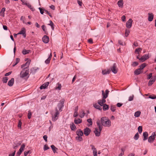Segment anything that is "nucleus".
<instances>
[{
    "label": "nucleus",
    "instance_id": "f257e3e1",
    "mask_svg": "<svg viewBox=\"0 0 156 156\" xmlns=\"http://www.w3.org/2000/svg\"><path fill=\"white\" fill-rule=\"evenodd\" d=\"M29 70V68L28 67H26L24 68L20 73V77L24 79L27 80L29 77V76H28Z\"/></svg>",
    "mask_w": 156,
    "mask_h": 156
},
{
    "label": "nucleus",
    "instance_id": "f03ea898",
    "mask_svg": "<svg viewBox=\"0 0 156 156\" xmlns=\"http://www.w3.org/2000/svg\"><path fill=\"white\" fill-rule=\"evenodd\" d=\"M100 120L98 119L96 122L97 125L99 129V131L97 128H95V130L94 131V132L97 136H100L101 131L103 128L102 125L100 124Z\"/></svg>",
    "mask_w": 156,
    "mask_h": 156
},
{
    "label": "nucleus",
    "instance_id": "7ed1b4c3",
    "mask_svg": "<svg viewBox=\"0 0 156 156\" xmlns=\"http://www.w3.org/2000/svg\"><path fill=\"white\" fill-rule=\"evenodd\" d=\"M101 121L102 126L106 127H109L111 126V121L106 117H102Z\"/></svg>",
    "mask_w": 156,
    "mask_h": 156
},
{
    "label": "nucleus",
    "instance_id": "20e7f679",
    "mask_svg": "<svg viewBox=\"0 0 156 156\" xmlns=\"http://www.w3.org/2000/svg\"><path fill=\"white\" fill-rule=\"evenodd\" d=\"M51 114L52 116V120L55 121L58 119L59 115V112L57 108H56L55 111H52L51 112Z\"/></svg>",
    "mask_w": 156,
    "mask_h": 156
},
{
    "label": "nucleus",
    "instance_id": "39448f33",
    "mask_svg": "<svg viewBox=\"0 0 156 156\" xmlns=\"http://www.w3.org/2000/svg\"><path fill=\"white\" fill-rule=\"evenodd\" d=\"M110 71H112L114 74H116L118 71V69L117 68L116 65L114 63L110 67Z\"/></svg>",
    "mask_w": 156,
    "mask_h": 156
},
{
    "label": "nucleus",
    "instance_id": "423d86ee",
    "mask_svg": "<svg viewBox=\"0 0 156 156\" xmlns=\"http://www.w3.org/2000/svg\"><path fill=\"white\" fill-rule=\"evenodd\" d=\"M64 100H62L60 101L59 103L58 104L57 107L59 110L61 112L62 110V108L64 106Z\"/></svg>",
    "mask_w": 156,
    "mask_h": 156
},
{
    "label": "nucleus",
    "instance_id": "0eeeda50",
    "mask_svg": "<svg viewBox=\"0 0 156 156\" xmlns=\"http://www.w3.org/2000/svg\"><path fill=\"white\" fill-rule=\"evenodd\" d=\"M155 136V133L153 132L152 133V135L150 136L148 138V141L149 142L152 143L155 139L154 136Z\"/></svg>",
    "mask_w": 156,
    "mask_h": 156
},
{
    "label": "nucleus",
    "instance_id": "6e6552de",
    "mask_svg": "<svg viewBox=\"0 0 156 156\" xmlns=\"http://www.w3.org/2000/svg\"><path fill=\"white\" fill-rule=\"evenodd\" d=\"M149 54H145L143 55L140 59V60L143 62L149 58V57L148 56Z\"/></svg>",
    "mask_w": 156,
    "mask_h": 156
},
{
    "label": "nucleus",
    "instance_id": "1a4fd4ad",
    "mask_svg": "<svg viewBox=\"0 0 156 156\" xmlns=\"http://www.w3.org/2000/svg\"><path fill=\"white\" fill-rule=\"evenodd\" d=\"M156 80V76H153L149 81L148 85L149 86H151L155 81Z\"/></svg>",
    "mask_w": 156,
    "mask_h": 156
},
{
    "label": "nucleus",
    "instance_id": "9d476101",
    "mask_svg": "<svg viewBox=\"0 0 156 156\" xmlns=\"http://www.w3.org/2000/svg\"><path fill=\"white\" fill-rule=\"evenodd\" d=\"M133 20L132 19H130L126 22V27L128 28H130L132 26Z\"/></svg>",
    "mask_w": 156,
    "mask_h": 156
},
{
    "label": "nucleus",
    "instance_id": "9b49d317",
    "mask_svg": "<svg viewBox=\"0 0 156 156\" xmlns=\"http://www.w3.org/2000/svg\"><path fill=\"white\" fill-rule=\"evenodd\" d=\"M91 147V149L93 150V153L94 156H97V151L95 147L93 145H90Z\"/></svg>",
    "mask_w": 156,
    "mask_h": 156
},
{
    "label": "nucleus",
    "instance_id": "f8f14e48",
    "mask_svg": "<svg viewBox=\"0 0 156 156\" xmlns=\"http://www.w3.org/2000/svg\"><path fill=\"white\" fill-rule=\"evenodd\" d=\"M91 130L88 127H86L84 130V134L86 136H88L91 132Z\"/></svg>",
    "mask_w": 156,
    "mask_h": 156
},
{
    "label": "nucleus",
    "instance_id": "ddd939ff",
    "mask_svg": "<svg viewBox=\"0 0 156 156\" xmlns=\"http://www.w3.org/2000/svg\"><path fill=\"white\" fill-rule=\"evenodd\" d=\"M106 101L105 99L103 98L99 100L98 101V103L101 106H102Z\"/></svg>",
    "mask_w": 156,
    "mask_h": 156
},
{
    "label": "nucleus",
    "instance_id": "4468645a",
    "mask_svg": "<svg viewBox=\"0 0 156 156\" xmlns=\"http://www.w3.org/2000/svg\"><path fill=\"white\" fill-rule=\"evenodd\" d=\"M22 34L24 37H26V29L24 28H23L21 30L18 34Z\"/></svg>",
    "mask_w": 156,
    "mask_h": 156
},
{
    "label": "nucleus",
    "instance_id": "2eb2a0df",
    "mask_svg": "<svg viewBox=\"0 0 156 156\" xmlns=\"http://www.w3.org/2000/svg\"><path fill=\"white\" fill-rule=\"evenodd\" d=\"M43 41L45 43H47L49 41V38L46 35H44L42 39Z\"/></svg>",
    "mask_w": 156,
    "mask_h": 156
},
{
    "label": "nucleus",
    "instance_id": "dca6fc26",
    "mask_svg": "<svg viewBox=\"0 0 156 156\" xmlns=\"http://www.w3.org/2000/svg\"><path fill=\"white\" fill-rule=\"evenodd\" d=\"M148 20L149 21L151 22L152 21L154 18V14L152 13H148Z\"/></svg>",
    "mask_w": 156,
    "mask_h": 156
},
{
    "label": "nucleus",
    "instance_id": "f3484780",
    "mask_svg": "<svg viewBox=\"0 0 156 156\" xmlns=\"http://www.w3.org/2000/svg\"><path fill=\"white\" fill-rule=\"evenodd\" d=\"M49 84V82H47L44 83L40 86V89H43L46 88L48 86Z\"/></svg>",
    "mask_w": 156,
    "mask_h": 156
},
{
    "label": "nucleus",
    "instance_id": "a211bd4d",
    "mask_svg": "<svg viewBox=\"0 0 156 156\" xmlns=\"http://www.w3.org/2000/svg\"><path fill=\"white\" fill-rule=\"evenodd\" d=\"M110 72V69H105L102 70V73L103 75H105L109 74Z\"/></svg>",
    "mask_w": 156,
    "mask_h": 156
},
{
    "label": "nucleus",
    "instance_id": "6ab92c4d",
    "mask_svg": "<svg viewBox=\"0 0 156 156\" xmlns=\"http://www.w3.org/2000/svg\"><path fill=\"white\" fill-rule=\"evenodd\" d=\"M148 135V134L147 132H145L143 133V136L144 137L143 139L144 141H145L147 139Z\"/></svg>",
    "mask_w": 156,
    "mask_h": 156
},
{
    "label": "nucleus",
    "instance_id": "aec40b11",
    "mask_svg": "<svg viewBox=\"0 0 156 156\" xmlns=\"http://www.w3.org/2000/svg\"><path fill=\"white\" fill-rule=\"evenodd\" d=\"M109 92V91L108 89L105 90V93H104L103 94H102L103 98L105 99L108 97Z\"/></svg>",
    "mask_w": 156,
    "mask_h": 156
},
{
    "label": "nucleus",
    "instance_id": "412c9836",
    "mask_svg": "<svg viewBox=\"0 0 156 156\" xmlns=\"http://www.w3.org/2000/svg\"><path fill=\"white\" fill-rule=\"evenodd\" d=\"M14 82V79L13 78H12L11 79L9 80L8 82V85L10 87L12 86Z\"/></svg>",
    "mask_w": 156,
    "mask_h": 156
},
{
    "label": "nucleus",
    "instance_id": "4be33fe9",
    "mask_svg": "<svg viewBox=\"0 0 156 156\" xmlns=\"http://www.w3.org/2000/svg\"><path fill=\"white\" fill-rule=\"evenodd\" d=\"M76 133L78 136H82L83 135V132L80 129H78L76 131Z\"/></svg>",
    "mask_w": 156,
    "mask_h": 156
},
{
    "label": "nucleus",
    "instance_id": "5701e85b",
    "mask_svg": "<svg viewBox=\"0 0 156 156\" xmlns=\"http://www.w3.org/2000/svg\"><path fill=\"white\" fill-rule=\"evenodd\" d=\"M141 70L139 68L136 69L134 72L135 75H137L140 74L141 73Z\"/></svg>",
    "mask_w": 156,
    "mask_h": 156
},
{
    "label": "nucleus",
    "instance_id": "b1692460",
    "mask_svg": "<svg viewBox=\"0 0 156 156\" xmlns=\"http://www.w3.org/2000/svg\"><path fill=\"white\" fill-rule=\"evenodd\" d=\"M78 108V106H77L75 108V112H74V114L73 115V117H76L78 115V114L77 112Z\"/></svg>",
    "mask_w": 156,
    "mask_h": 156
},
{
    "label": "nucleus",
    "instance_id": "393cba45",
    "mask_svg": "<svg viewBox=\"0 0 156 156\" xmlns=\"http://www.w3.org/2000/svg\"><path fill=\"white\" fill-rule=\"evenodd\" d=\"M117 4L119 7L122 8L123 7V3L122 0H119L117 3Z\"/></svg>",
    "mask_w": 156,
    "mask_h": 156
},
{
    "label": "nucleus",
    "instance_id": "a878e982",
    "mask_svg": "<svg viewBox=\"0 0 156 156\" xmlns=\"http://www.w3.org/2000/svg\"><path fill=\"white\" fill-rule=\"evenodd\" d=\"M30 51V50H26L25 49H24L22 51V53L23 55H25L29 53Z\"/></svg>",
    "mask_w": 156,
    "mask_h": 156
},
{
    "label": "nucleus",
    "instance_id": "bb28decb",
    "mask_svg": "<svg viewBox=\"0 0 156 156\" xmlns=\"http://www.w3.org/2000/svg\"><path fill=\"white\" fill-rule=\"evenodd\" d=\"M82 121V119H75L74 122L76 124H78L81 123Z\"/></svg>",
    "mask_w": 156,
    "mask_h": 156
},
{
    "label": "nucleus",
    "instance_id": "cd10ccee",
    "mask_svg": "<svg viewBox=\"0 0 156 156\" xmlns=\"http://www.w3.org/2000/svg\"><path fill=\"white\" fill-rule=\"evenodd\" d=\"M30 61H27L26 63L23 64L21 66V68H23L25 66H28L30 64Z\"/></svg>",
    "mask_w": 156,
    "mask_h": 156
},
{
    "label": "nucleus",
    "instance_id": "c85d7f7f",
    "mask_svg": "<svg viewBox=\"0 0 156 156\" xmlns=\"http://www.w3.org/2000/svg\"><path fill=\"white\" fill-rule=\"evenodd\" d=\"M94 106L95 108L97 109H98L100 110H102V108L101 106H100L99 105H97V104H94Z\"/></svg>",
    "mask_w": 156,
    "mask_h": 156
},
{
    "label": "nucleus",
    "instance_id": "c756f323",
    "mask_svg": "<svg viewBox=\"0 0 156 156\" xmlns=\"http://www.w3.org/2000/svg\"><path fill=\"white\" fill-rule=\"evenodd\" d=\"M32 11H34L35 10V9L29 3H26L25 4Z\"/></svg>",
    "mask_w": 156,
    "mask_h": 156
},
{
    "label": "nucleus",
    "instance_id": "7c9ffc66",
    "mask_svg": "<svg viewBox=\"0 0 156 156\" xmlns=\"http://www.w3.org/2000/svg\"><path fill=\"white\" fill-rule=\"evenodd\" d=\"M103 106V109L104 111H106L108 109V105L107 104H104Z\"/></svg>",
    "mask_w": 156,
    "mask_h": 156
},
{
    "label": "nucleus",
    "instance_id": "2f4dec72",
    "mask_svg": "<svg viewBox=\"0 0 156 156\" xmlns=\"http://www.w3.org/2000/svg\"><path fill=\"white\" fill-rule=\"evenodd\" d=\"M5 8H3L2 9L0 12L1 15L4 17V12L5 11Z\"/></svg>",
    "mask_w": 156,
    "mask_h": 156
},
{
    "label": "nucleus",
    "instance_id": "473e14b6",
    "mask_svg": "<svg viewBox=\"0 0 156 156\" xmlns=\"http://www.w3.org/2000/svg\"><path fill=\"white\" fill-rule=\"evenodd\" d=\"M70 128L72 130H75L76 127L75 125L73 123H72V124L70 126Z\"/></svg>",
    "mask_w": 156,
    "mask_h": 156
},
{
    "label": "nucleus",
    "instance_id": "72a5a7b5",
    "mask_svg": "<svg viewBox=\"0 0 156 156\" xmlns=\"http://www.w3.org/2000/svg\"><path fill=\"white\" fill-rule=\"evenodd\" d=\"M41 28L43 31L44 32V33L46 34H48V33L47 32V30L46 29V27L44 25H43L41 26Z\"/></svg>",
    "mask_w": 156,
    "mask_h": 156
},
{
    "label": "nucleus",
    "instance_id": "f704fd0d",
    "mask_svg": "<svg viewBox=\"0 0 156 156\" xmlns=\"http://www.w3.org/2000/svg\"><path fill=\"white\" fill-rule=\"evenodd\" d=\"M51 147L54 153H55L56 150H58V148L56 147L54 145H51Z\"/></svg>",
    "mask_w": 156,
    "mask_h": 156
},
{
    "label": "nucleus",
    "instance_id": "c9c22d12",
    "mask_svg": "<svg viewBox=\"0 0 156 156\" xmlns=\"http://www.w3.org/2000/svg\"><path fill=\"white\" fill-rule=\"evenodd\" d=\"M142 50V49L141 48H136L135 50V53L137 54H139V52L141 51Z\"/></svg>",
    "mask_w": 156,
    "mask_h": 156
},
{
    "label": "nucleus",
    "instance_id": "e433bc0d",
    "mask_svg": "<svg viewBox=\"0 0 156 156\" xmlns=\"http://www.w3.org/2000/svg\"><path fill=\"white\" fill-rule=\"evenodd\" d=\"M141 112L139 111H137L134 114V116L136 117H139L140 114Z\"/></svg>",
    "mask_w": 156,
    "mask_h": 156
},
{
    "label": "nucleus",
    "instance_id": "4c0bfd02",
    "mask_svg": "<svg viewBox=\"0 0 156 156\" xmlns=\"http://www.w3.org/2000/svg\"><path fill=\"white\" fill-rule=\"evenodd\" d=\"M85 114L83 110L80 113L79 116L81 118H83L84 117Z\"/></svg>",
    "mask_w": 156,
    "mask_h": 156
},
{
    "label": "nucleus",
    "instance_id": "58836bf2",
    "mask_svg": "<svg viewBox=\"0 0 156 156\" xmlns=\"http://www.w3.org/2000/svg\"><path fill=\"white\" fill-rule=\"evenodd\" d=\"M139 138V135L138 133H136L134 136L133 137V138L134 140H138Z\"/></svg>",
    "mask_w": 156,
    "mask_h": 156
},
{
    "label": "nucleus",
    "instance_id": "ea45409f",
    "mask_svg": "<svg viewBox=\"0 0 156 156\" xmlns=\"http://www.w3.org/2000/svg\"><path fill=\"white\" fill-rule=\"evenodd\" d=\"M146 66V64L145 63H143L140 66L139 69H140V70H142Z\"/></svg>",
    "mask_w": 156,
    "mask_h": 156
},
{
    "label": "nucleus",
    "instance_id": "a19ab883",
    "mask_svg": "<svg viewBox=\"0 0 156 156\" xmlns=\"http://www.w3.org/2000/svg\"><path fill=\"white\" fill-rule=\"evenodd\" d=\"M80 136H77L76 137V140L79 141H81L83 140V138Z\"/></svg>",
    "mask_w": 156,
    "mask_h": 156
},
{
    "label": "nucleus",
    "instance_id": "79ce46f5",
    "mask_svg": "<svg viewBox=\"0 0 156 156\" xmlns=\"http://www.w3.org/2000/svg\"><path fill=\"white\" fill-rule=\"evenodd\" d=\"M138 130L139 133L140 134L142 131V127L141 126H139L138 128Z\"/></svg>",
    "mask_w": 156,
    "mask_h": 156
},
{
    "label": "nucleus",
    "instance_id": "37998d69",
    "mask_svg": "<svg viewBox=\"0 0 156 156\" xmlns=\"http://www.w3.org/2000/svg\"><path fill=\"white\" fill-rule=\"evenodd\" d=\"M49 22L50 23L48 24V25L51 26L52 29L53 30L54 28V23L51 20H50Z\"/></svg>",
    "mask_w": 156,
    "mask_h": 156
},
{
    "label": "nucleus",
    "instance_id": "c03bdc74",
    "mask_svg": "<svg viewBox=\"0 0 156 156\" xmlns=\"http://www.w3.org/2000/svg\"><path fill=\"white\" fill-rule=\"evenodd\" d=\"M37 69H35L34 68H32L30 69V73H32L33 74L35 73Z\"/></svg>",
    "mask_w": 156,
    "mask_h": 156
},
{
    "label": "nucleus",
    "instance_id": "a18cd8bd",
    "mask_svg": "<svg viewBox=\"0 0 156 156\" xmlns=\"http://www.w3.org/2000/svg\"><path fill=\"white\" fill-rule=\"evenodd\" d=\"M25 147V145L24 144H23L21 145V147L20 149V150H21V151L22 152L23 151L24 148Z\"/></svg>",
    "mask_w": 156,
    "mask_h": 156
},
{
    "label": "nucleus",
    "instance_id": "49530a36",
    "mask_svg": "<svg viewBox=\"0 0 156 156\" xmlns=\"http://www.w3.org/2000/svg\"><path fill=\"white\" fill-rule=\"evenodd\" d=\"M116 107L115 106L111 105L110 107V109L112 112H114L115 111Z\"/></svg>",
    "mask_w": 156,
    "mask_h": 156
},
{
    "label": "nucleus",
    "instance_id": "de8ad7c7",
    "mask_svg": "<svg viewBox=\"0 0 156 156\" xmlns=\"http://www.w3.org/2000/svg\"><path fill=\"white\" fill-rule=\"evenodd\" d=\"M8 79V78L7 77H5L3 78V83H6L7 82V80Z\"/></svg>",
    "mask_w": 156,
    "mask_h": 156
},
{
    "label": "nucleus",
    "instance_id": "09e8293b",
    "mask_svg": "<svg viewBox=\"0 0 156 156\" xmlns=\"http://www.w3.org/2000/svg\"><path fill=\"white\" fill-rule=\"evenodd\" d=\"M138 65V63L137 62H134L132 63L131 64L132 66L133 67H135Z\"/></svg>",
    "mask_w": 156,
    "mask_h": 156
},
{
    "label": "nucleus",
    "instance_id": "8fccbe9b",
    "mask_svg": "<svg viewBox=\"0 0 156 156\" xmlns=\"http://www.w3.org/2000/svg\"><path fill=\"white\" fill-rule=\"evenodd\" d=\"M152 73H150L149 75H147V79L149 80L152 77Z\"/></svg>",
    "mask_w": 156,
    "mask_h": 156
},
{
    "label": "nucleus",
    "instance_id": "3c124183",
    "mask_svg": "<svg viewBox=\"0 0 156 156\" xmlns=\"http://www.w3.org/2000/svg\"><path fill=\"white\" fill-rule=\"evenodd\" d=\"M130 32V31L128 30H126L125 32V35L126 37H127L129 35V33Z\"/></svg>",
    "mask_w": 156,
    "mask_h": 156
},
{
    "label": "nucleus",
    "instance_id": "603ef678",
    "mask_svg": "<svg viewBox=\"0 0 156 156\" xmlns=\"http://www.w3.org/2000/svg\"><path fill=\"white\" fill-rule=\"evenodd\" d=\"M20 59L19 58H16V61L15 63V64L13 65V66H14L16 65H17L20 62Z\"/></svg>",
    "mask_w": 156,
    "mask_h": 156
},
{
    "label": "nucleus",
    "instance_id": "864d4df0",
    "mask_svg": "<svg viewBox=\"0 0 156 156\" xmlns=\"http://www.w3.org/2000/svg\"><path fill=\"white\" fill-rule=\"evenodd\" d=\"M87 121L90 123V125L91 126L92 125L93 122L92 121V119L90 118L87 119Z\"/></svg>",
    "mask_w": 156,
    "mask_h": 156
},
{
    "label": "nucleus",
    "instance_id": "5fc2aeb1",
    "mask_svg": "<svg viewBox=\"0 0 156 156\" xmlns=\"http://www.w3.org/2000/svg\"><path fill=\"white\" fill-rule=\"evenodd\" d=\"M31 115H32V113H31L30 111V110L29 111L28 113V115H27L28 118L29 119H30L31 118Z\"/></svg>",
    "mask_w": 156,
    "mask_h": 156
},
{
    "label": "nucleus",
    "instance_id": "6e6d98bb",
    "mask_svg": "<svg viewBox=\"0 0 156 156\" xmlns=\"http://www.w3.org/2000/svg\"><path fill=\"white\" fill-rule=\"evenodd\" d=\"M134 95H132L131 96H130L128 99L129 101H131L133 100Z\"/></svg>",
    "mask_w": 156,
    "mask_h": 156
},
{
    "label": "nucleus",
    "instance_id": "4d7b16f0",
    "mask_svg": "<svg viewBox=\"0 0 156 156\" xmlns=\"http://www.w3.org/2000/svg\"><path fill=\"white\" fill-rule=\"evenodd\" d=\"M21 125H22V122L21 120H19V122L18 125V127L20 128H21Z\"/></svg>",
    "mask_w": 156,
    "mask_h": 156
},
{
    "label": "nucleus",
    "instance_id": "13d9d810",
    "mask_svg": "<svg viewBox=\"0 0 156 156\" xmlns=\"http://www.w3.org/2000/svg\"><path fill=\"white\" fill-rule=\"evenodd\" d=\"M31 152L30 151V150L28 151H25L24 152V156H26L27 155V154L29 153H31Z\"/></svg>",
    "mask_w": 156,
    "mask_h": 156
},
{
    "label": "nucleus",
    "instance_id": "bf43d9fd",
    "mask_svg": "<svg viewBox=\"0 0 156 156\" xmlns=\"http://www.w3.org/2000/svg\"><path fill=\"white\" fill-rule=\"evenodd\" d=\"M49 148L46 145H45L44 146V151H46Z\"/></svg>",
    "mask_w": 156,
    "mask_h": 156
},
{
    "label": "nucleus",
    "instance_id": "052dcab7",
    "mask_svg": "<svg viewBox=\"0 0 156 156\" xmlns=\"http://www.w3.org/2000/svg\"><path fill=\"white\" fill-rule=\"evenodd\" d=\"M58 87L56 88V89L60 90L62 87L61 85L60 84L58 83Z\"/></svg>",
    "mask_w": 156,
    "mask_h": 156
},
{
    "label": "nucleus",
    "instance_id": "680f3d73",
    "mask_svg": "<svg viewBox=\"0 0 156 156\" xmlns=\"http://www.w3.org/2000/svg\"><path fill=\"white\" fill-rule=\"evenodd\" d=\"M50 60V59L48 58L45 60V62L46 64H48L49 63Z\"/></svg>",
    "mask_w": 156,
    "mask_h": 156
},
{
    "label": "nucleus",
    "instance_id": "e2e57ef3",
    "mask_svg": "<svg viewBox=\"0 0 156 156\" xmlns=\"http://www.w3.org/2000/svg\"><path fill=\"white\" fill-rule=\"evenodd\" d=\"M121 19H122V20L123 21V22L125 21H126V16L124 15L122 16L121 17Z\"/></svg>",
    "mask_w": 156,
    "mask_h": 156
},
{
    "label": "nucleus",
    "instance_id": "0e129e2a",
    "mask_svg": "<svg viewBox=\"0 0 156 156\" xmlns=\"http://www.w3.org/2000/svg\"><path fill=\"white\" fill-rule=\"evenodd\" d=\"M47 138L48 137L47 135H45L43 136V138L45 142H47Z\"/></svg>",
    "mask_w": 156,
    "mask_h": 156
},
{
    "label": "nucleus",
    "instance_id": "69168bd1",
    "mask_svg": "<svg viewBox=\"0 0 156 156\" xmlns=\"http://www.w3.org/2000/svg\"><path fill=\"white\" fill-rule=\"evenodd\" d=\"M149 98H151V99H154L156 98V96H152L151 95H150L149 97Z\"/></svg>",
    "mask_w": 156,
    "mask_h": 156
},
{
    "label": "nucleus",
    "instance_id": "338daca9",
    "mask_svg": "<svg viewBox=\"0 0 156 156\" xmlns=\"http://www.w3.org/2000/svg\"><path fill=\"white\" fill-rule=\"evenodd\" d=\"M77 2L80 6H81L82 5V2L79 0H77Z\"/></svg>",
    "mask_w": 156,
    "mask_h": 156
},
{
    "label": "nucleus",
    "instance_id": "774afa93",
    "mask_svg": "<svg viewBox=\"0 0 156 156\" xmlns=\"http://www.w3.org/2000/svg\"><path fill=\"white\" fill-rule=\"evenodd\" d=\"M88 41V42L90 44H92L93 43V40L91 38L89 39Z\"/></svg>",
    "mask_w": 156,
    "mask_h": 156
}]
</instances>
